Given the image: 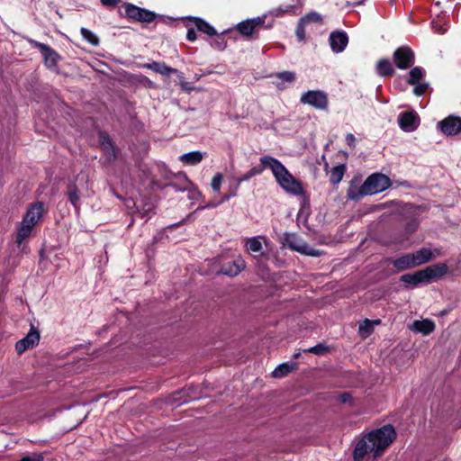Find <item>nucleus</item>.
Returning <instances> with one entry per match:
<instances>
[{
  "mask_svg": "<svg viewBox=\"0 0 461 461\" xmlns=\"http://www.w3.org/2000/svg\"><path fill=\"white\" fill-rule=\"evenodd\" d=\"M400 280L401 282L411 285L412 286H417L421 283H425V279L421 269L411 274H404L400 277Z\"/></svg>",
  "mask_w": 461,
  "mask_h": 461,
  "instance_id": "26",
  "label": "nucleus"
},
{
  "mask_svg": "<svg viewBox=\"0 0 461 461\" xmlns=\"http://www.w3.org/2000/svg\"><path fill=\"white\" fill-rule=\"evenodd\" d=\"M146 80H148L149 83H151V80L149 79V77H146Z\"/></svg>",
  "mask_w": 461,
  "mask_h": 461,
  "instance_id": "64",
  "label": "nucleus"
},
{
  "mask_svg": "<svg viewBox=\"0 0 461 461\" xmlns=\"http://www.w3.org/2000/svg\"><path fill=\"white\" fill-rule=\"evenodd\" d=\"M412 330L415 332L421 333L423 335H429L435 330V323L429 319L417 320L412 323Z\"/></svg>",
  "mask_w": 461,
  "mask_h": 461,
  "instance_id": "21",
  "label": "nucleus"
},
{
  "mask_svg": "<svg viewBox=\"0 0 461 461\" xmlns=\"http://www.w3.org/2000/svg\"><path fill=\"white\" fill-rule=\"evenodd\" d=\"M28 218H29V209H27V211L25 212V213L23 215L22 226L18 230L16 239H15V243L17 244L18 248L21 249V250H24L25 245H23V242L25 241V240L27 238H29V220H28Z\"/></svg>",
  "mask_w": 461,
  "mask_h": 461,
  "instance_id": "18",
  "label": "nucleus"
},
{
  "mask_svg": "<svg viewBox=\"0 0 461 461\" xmlns=\"http://www.w3.org/2000/svg\"><path fill=\"white\" fill-rule=\"evenodd\" d=\"M29 348V333H27L22 339L16 342L15 350L18 355L23 354Z\"/></svg>",
  "mask_w": 461,
  "mask_h": 461,
  "instance_id": "42",
  "label": "nucleus"
},
{
  "mask_svg": "<svg viewBox=\"0 0 461 461\" xmlns=\"http://www.w3.org/2000/svg\"><path fill=\"white\" fill-rule=\"evenodd\" d=\"M203 153L200 151H191L183 154L180 157V161L185 165L194 166L199 164L203 160Z\"/></svg>",
  "mask_w": 461,
  "mask_h": 461,
  "instance_id": "28",
  "label": "nucleus"
},
{
  "mask_svg": "<svg viewBox=\"0 0 461 461\" xmlns=\"http://www.w3.org/2000/svg\"><path fill=\"white\" fill-rule=\"evenodd\" d=\"M346 141H347V144L349 147L354 148L355 147V142H356V138H355L354 134L348 133L347 136H346Z\"/></svg>",
  "mask_w": 461,
  "mask_h": 461,
  "instance_id": "53",
  "label": "nucleus"
},
{
  "mask_svg": "<svg viewBox=\"0 0 461 461\" xmlns=\"http://www.w3.org/2000/svg\"><path fill=\"white\" fill-rule=\"evenodd\" d=\"M372 447V443L368 442L366 435L358 440L353 452L354 461H363L364 457L368 453H373L375 455V448Z\"/></svg>",
  "mask_w": 461,
  "mask_h": 461,
  "instance_id": "15",
  "label": "nucleus"
},
{
  "mask_svg": "<svg viewBox=\"0 0 461 461\" xmlns=\"http://www.w3.org/2000/svg\"><path fill=\"white\" fill-rule=\"evenodd\" d=\"M259 161L265 166H268L276 183L286 193L294 195L303 194L304 189L302 182L296 179L281 161L271 156H263Z\"/></svg>",
  "mask_w": 461,
  "mask_h": 461,
  "instance_id": "1",
  "label": "nucleus"
},
{
  "mask_svg": "<svg viewBox=\"0 0 461 461\" xmlns=\"http://www.w3.org/2000/svg\"><path fill=\"white\" fill-rule=\"evenodd\" d=\"M265 19H266V16H263V17H256V18H253V19H249L251 21V23H253V26L255 28V30L258 28V27H260V26H263L264 23H265Z\"/></svg>",
  "mask_w": 461,
  "mask_h": 461,
  "instance_id": "51",
  "label": "nucleus"
},
{
  "mask_svg": "<svg viewBox=\"0 0 461 461\" xmlns=\"http://www.w3.org/2000/svg\"><path fill=\"white\" fill-rule=\"evenodd\" d=\"M246 267L245 261L241 257L222 263L220 273L228 276H238Z\"/></svg>",
  "mask_w": 461,
  "mask_h": 461,
  "instance_id": "14",
  "label": "nucleus"
},
{
  "mask_svg": "<svg viewBox=\"0 0 461 461\" xmlns=\"http://www.w3.org/2000/svg\"><path fill=\"white\" fill-rule=\"evenodd\" d=\"M391 264L398 272H402L416 267L411 253H407L402 255L399 258L392 259Z\"/></svg>",
  "mask_w": 461,
  "mask_h": 461,
  "instance_id": "19",
  "label": "nucleus"
},
{
  "mask_svg": "<svg viewBox=\"0 0 461 461\" xmlns=\"http://www.w3.org/2000/svg\"><path fill=\"white\" fill-rule=\"evenodd\" d=\"M221 182H222V175L221 173L215 174L213 176V177L212 179V183H211L212 188L214 192L220 191Z\"/></svg>",
  "mask_w": 461,
  "mask_h": 461,
  "instance_id": "46",
  "label": "nucleus"
},
{
  "mask_svg": "<svg viewBox=\"0 0 461 461\" xmlns=\"http://www.w3.org/2000/svg\"><path fill=\"white\" fill-rule=\"evenodd\" d=\"M235 195H236V194H235V193H234V194H226V195H224V196L222 197L221 202H224V201L228 200L230 196H235Z\"/></svg>",
  "mask_w": 461,
  "mask_h": 461,
  "instance_id": "57",
  "label": "nucleus"
},
{
  "mask_svg": "<svg viewBox=\"0 0 461 461\" xmlns=\"http://www.w3.org/2000/svg\"><path fill=\"white\" fill-rule=\"evenodd\" d=\"M148 212H149V210L144 211L143 212H140L139 213L140 214L141 218H143V217L148 216Z\"/></svg>",
  "mask_w": 461,
  "mask_h": 461,
  "instance_id": "58",
  "label": "nucleus"
},
{
  "mask_svg": "<svg viewBox=\"0 0 461 461\" xmlns=\"http://www.w3.org/2000/svg\"><path fill=\"white\" fill-rule=\"evenodd\" d=\"M440 131L446 136H455L461 131V117L448 115L438 123Z\"/></svg>",
  "mask_w": 461,
  "mask_h": 461,
  "instance_id": "9",
  "label": "nucleus"
},
{
  "mask_svg": "<svg viewBox=\"0 0 461 461\" xmlns=\"http://www.w3.org/2000/svg\"><path fill=\"white\" fill-rule=\"evenodd\" d=\"M142 68L153 70L158 74L164 76H169L170 74H175L177 72V69L168 67L164 62L153 61L151 63H145L141 65Z\"/></svg>",
  "mask_w": 461,
  "mask_h": 461,
  "instance_id": "20",
  "label": "nucleus"
},
{
  "mask_svg": "<svg viewBox=\"0 0 461 461\" xmlns=\"http://www.w3.org/2000/svg\"><path fill=\"white\" fill-rule=\"evenodd\" d=\"M40 338L41 337H40V332H39L38 329H36L31 323V349L39 344Z\"/></svg>",
  "mask_w": 461,
  "mask_h": 461,
  "instance_id": "45",
  "label": "nucleus"
},
{
  "mask_svg": "<svg viewBox=\"0 0 461 461\" xmlns=\"http://www.w3.org/2000/svg\"><path fill=\"white\" fill-rule=\"evenodd\" d=\"M100 145L104 151L108 150L111 148L115 147L112 138L104 131L99 132Z\"/></svg>",
  "mask_w": 461,
  "mask_h": 461,
  "instance_id": "38",
  "label": "nucleus"
},
{
  "mask_svg": "<svg viewBox=\"0 0 461 461\" xmlns=\"http://www.w3.org/2000/svg\"><path fill=\"white\" fill-rule=\"evenodd\" d=\"M265 168H268V166H265L262 162L260 165L253 167L247 173L237 178V184L240 185L242 182L248 181L255 176L260 175Z\"/></svg>",
  "mask_w": 461,
  "mask_h": 461,
  "instance_id": "29",
  "label": "nucleus"
},
{
  "mask_svg": "<svg viewBox=\"0 0 461 461\" xmlns=\"http://www.w3.org/2000/svg\"><path fill=\"white\" fill-rule=\"evenodd\" d=\"M238 32L246 37H251L255 33V28L249 19L242 21L237 24Z\"/></svg>",
  "mask_w": 461,
  "mask_h": 461,
  "instance_id": "33",
  "label": "nucleus"
},
{
  "mask_svg": "<svg viewBox=\"0 0 461 461\" xmlns=\"http://www.w3.org/2000/svg\"><path fill=\"white\" fill-rule=\"evenodd\" d=\"M109 161H114L117 158V149L116 147L111 148L104 151Z\"/></svg>",
  "mask_w": 461,
  "mask_h": 461,
  "instance_id": "49",
  "label": "nucleus"
},
{
  "mask_svg": "<svg viewBox=\"0 0 461 461\" xmlns=\"http://www.w3.org/2000/svg\"><path fill=\"white\" fill-rule=\"evenodd\" d=\"M80 33L84 40L88 41L93 46H97L100 42L99 38L90 30L86 28H81Z\"/></svg>",
  "mask_w": 461,
  "mask_h": 461,
  "instance_id": "37",
  "label": "nucleus"
},
{
  "mask_svg": "<svg viewBox=\"0 0 461 461\" xmlns=\"http://www.w3.org/2000/svg\"><path fill=\"white\" fill-rule=\"evenodd\" d=\"M231 32V30H227L220 34L217 33V35H215L216 38L212 41L211 45L219 50H223L227 47V41H225L223 35Z\"/></svg>",
  "mask_w": 461,
  "mask_h": 461,
  "instance_id": "35",
  "label": "nucleus"
},
{
  "mask_svg": "<svg viewBox=\"0 0 461 461\" xmlns=\"http://www.w3.org/2000/svg\"><path fill=\"white\" fill-rule=\"evenodd\" d=\"M298 368V364L296 362L293 363H282L280 364L273 372V377H284L286 376L291 372L296 370Z\"/></svg>",
  "mask_w": 461,
  "mask_h": 461,
  "instance_id": "27",
  "label": "nucleus"
},
{
  "mask_svg": "<svg viewBox=\"0 0 461 461\" xmlns=\"http://www.w3.org/2000/svg\"><path fill=\"white\" fill-rule=\"evenodd\" d=\"M132 224H133V220H131V221L130 222L129 227H131Z\"/></svg>",
  "mask_w": 461,
  "mask_h": 461,
  "instance_id": "62",
  "label": "nucleus"
},
{
  "mask_svg": "<svg viewBox=\"0 0 461 461\" xmlns=\"http://www.w3.org/2000/svg\"><path fill=\"white\" fill-rule=\"evenodd\" d=\"M180 86H181V88L187 93H190L192 90H194V87L189 86L188 83H186V82H181Z\"/></svg>",
  "mask_w": 461,
  "mask_h": 461,
  "instance_id": "56",
  "label": "nucleus"
},
{
  "mask_svg": "<svg viewBox=\"0 0 461 461\" xmlns=\"http://www.w3.org/2000/svg\"><path fill=\"white\" fill-rule=\"evenodd\" d=\"M368 442L375 448V457L379 456L396 438L393 426L387 424L366 434Z\"/></svg>",
  "mask_w": 461,
  "mask_h": 461,
  "instance_id": "2",
  "label": "nucleus"
},
{
  "mask_svg": "<svg viewBox=\"0 0 461 461\" xmlns=\"http://www.w3.org/2000/svg\"><path fill=\"white\" fill-rule=\"evenodd\" d=\"M100 2L107 8H114L118 5L121 0H100Z\"/></svg>",
  "mask_w": 461,
  "mask_h": 461,
  "instance_id": "50",
  "label": "nucleus"
},
{
  "mask_svg": "<svg viewBox=\"0 0 461 461\" xmlns=\"http://www.w3.org/2000/svg\"><path fill=\"white\" fill-rule=\"evenodd\" d=\"M191 181L185 173L174 175L173 179L165 185V187H172L176 192H185L190 186Z\"/></svg>",
  "mask_w": 461,
  "mask_h": 461,
  "instance_id": "17",
  "label": "nucleus"
},
{
  "mask_svg": "<svg viewBox=\"0 0 461 461\" xmlns=\"http://www.w3.org/2000/svg\"><path fill=\"white\" fill-rule=\"evenodd\" d=\"M220 203H205L203 205H200L197 207V209L193 212H196L197 211H202V210H204L206 208H213V207H216Z\"/></svg>",
  "mask_w": 461,
  "mask_h": 461,
  "instance_id": "54",
  "label": "nucleus"
},
{
  "mask_svg": "<svg viewBox=\"0 0 461 461\" xmlns=\"http://www.w3.org/2000/svg\"><path fill=\"white\" fill-rule=\"evenodd\" d=\"M272 77H276L278 80L276 82V85L277 88L280 90L286 88L285 83L293 84L296 79V74L293 71L277 72L272 75Z\"/></svg>",
  "mask_w": 461,
  "mask_h": 461,
  "instance_id": "22",
  "label": "nucleus"
},
{
  "mask_svg": "<svg viewBox=\"0 0 461 461\" xmlns=\"http://www.w3.org/2000/svg\"><path fill=\"white\" fill-rule=\"evenodd\" d=\"M185 191L188 192V198L193 201H197L203 196L198 187L192 182L190 186H188V188Z\"/></svg>",
  "mask_w": 461,
  "mask_h": 461,
  "instance_id": "43",
  "label": "nucleus"
},
{
  "mask_svg": "<svg viewBox=\"0 0 461 461\" xmlns=\"http://www.w3.org/2000/svg\"><path fill=\"white\" fill-rule=\"evenodd\" d=\"M301 19L303 20V22L306 23V24L310 23L322 24L323 23L322 16L315 11L308 13L307 14L301 17Z\"/></svg>",
  "mask_w": 461,
  "mask_h": 461,
  "instance_id": "39",
  "label": "nucleus"
},
{
  "mask_svg": "<svg viewBox=\"0 0 461 461\" xmlns=\"http://www.w3.org/2000/svg\"><path fill=\"white\" fill-rule=\"evenodd\" d=\"M44 253H45L44 249H41L40 250V257H41V258H43V257H44Z\"/></svg>",
  "mask_w": 461,
  "mask_h": 461,
  "instance_id": "59",
  "label": "nucleus"
},
{
  "mask_svg": "<svg viewBox=\"0 0 461 461\" xmlns=\"http://www.w3.org/2000/svg\"><path fill=\"white\" fill-rule=\"evenodd\" d=\"M381 320L370 321L369 319H365L362 323L359 324V333L363 337L370 336L374 331V324H379Z\"/></svg>",
  "mask_w": 461,
  "mask_h": 461,
  "instance_id": "31",
  "label": "nucleus"
},
{
  "mask_svg": "<svg viewBox=\"0 0 461 461\" xmlns=\"http://www.w3.org/2000/svg\"><path fill=\"white\" fill-rule=\"evenodd\" d=\"M294 240H295V237L294 234L285 233L284 238H283V240H284L283 243H284V245H286L291 250L299 252V253L306 255V256L319 257L321 255V252L320 250L309 248L306 245H304L303 247L296 246Z\"/></svg>",
  "mask_w": 461,
  "mask_h": 461,
  "instance_id": "12",
  "label": "nucleus"
},
{
  "mask_svg": "<svg viewBox=\"0 0 461 461\" xmlns=\"http://www.w3.org/2000/svg\"><path fill=\"white\" fill-rule=\"evenodd\" d=\"M246 247L249 251L255 253L260 252L262 249V244L260 240L256 237L248 239L246 242Z\"/></svg>",
  "mask_w": 461,
  "mask_h": 461,
  "instance_id": "40",
  "label": "nucleus"
},
{
  "mask_svg": "<svg viewBox=\"0 0 461 461\" xmlns=\"http://www.w3.org/2000/svg\"><path fill=\"white\" fill-rule=\"evenodd\" d=\"M48 212V207L43 202L31 203V237L32 236L33 228L41 221L42 217Z\"/></svg>",
  "mask_w": 461,
  "mask_h": 461,
  "instance_id": "16",
  "label": "nucleus"
},
{
  "mask_svg": "<svg viewBox=\"0 0 461 461\" xmlns=\"http://www.w3.org/2000/svg\"><path fill=\"white\" fill-rule=\"evenodd\" d=\"M294 9V5H286L285 8L278 7L271 11V14L275 16H283L285 13Z\"/></svg>",
  "mask_w": 461,
  "mask_h": 461,
  "instance_id": "48",
  "label": "nucleus"
},
{
  "mask_svg": "<svg viewBox=\"0 0 461 461\" xmlns=\"http://www.w3.org/2000/svg\"><path fill=\"white\" fill-rule=\"evenodd\" d=\"M421 270L425 279V284H429L432 280L443 277L447 273L448 267L446 263H437Z\"/></svg>",
  "mask_w": 461,
  "mask_h": 461,
  "instance_id": "11",
  "label": "nucleus"
},
{
  "mask_svg": "<svg viewBox=\"0 0 461 461\" xmlns=\"http://www.w3.org/2000/svg\"><path fill=\"white\" fill-rule=\"evenodd\" d=\"M376 72L380 77H388L394 75L395 70L388 59H381L376 63Z\"/></svg>",
  "mask_w": 461,
  "mask_h": 461,
  "instance_id": "23",
  "label": "nucleus"
},
{
  "mask_svg": "<svg viewBox=\"0 0 461 461\" xmlns=\"http://www.w3.org/2000/svg\"><path fill=\"white\" fill-rule=\"evenodd\" d=\"M339 401L342 403H348L350 406L354 405V399L349 393H342L339 394Z\"/></svg>",
  "mask_w": 461,
  "mask_h": 461,
  "instance_id": "47",
  "label": "nucleus"
},
{
  "mask_svg": "<svg viewBox=\"0 0 461 461\" xmlns=\"http://www.w3.org/2000/svg\"><path fill=\"white\" fill-rule=\"evenodd\" d=\"M146 80H148L149 83H151V80L149 79V77H146Z\"/></svg>",
  "mask_w": 461,
  "mask_h": 461,
  "instance_id": "63",
  "label": "nucleus"
},
{
  "mask_svg": "<svg viewBox=\"0 0 461 461\" xmlns=\"http://www.w3.org/2000/svg\"><path fill=\"white\" fill-rule=\"evenodd\" d=\"M393 62L399 69H409L415 63V53L408 45L400 46L393 53Z\"/></svg>",
  "mask_w": 461,
  "mask_h": 461,
  "instance_id": "5",
  "label": "nucleus"
},
{
  "mask_svg": "<svg viewBox=\"0 0 461 461\" xmlns=\"http://www.w3.org/2000/svg\"><path fill=\"white\" fill-rule=\"evenodd\" d=\"M303 352L312 353L317 356H324L330 352V348L323 343H318L317 345L305 348Z\"/></svg>",
  "mask_w": 461,
  "mask_h": 461,
  "instance_id": "36",
  "label": "nucleus"
},
{
  "mask_svg": "<svg viewBox=\"0 0 461 461\" xmlns=\"http://www.w3.org/2000/svg\"><path fill=\"white\" fill-rule=\"evenodd\" d=\"M425 76V70L421 67H411V69L409 72V78L407 79V83L409 85H416L420 80H421Z\"/></svg>",
  "mask_w": 461,
  "mask_h": 461,
  "instance_id": "32",
  "label": "nucleus"
},
{
  "mask_svg": "<svg viewBox=\"0 0 461 461\" xmlns=\"http://www.w3.org/2000/svg\"><path fill=\"white\" fill-rule=\"evenodd\" d=\"M440 254L441 249L438 248L433 250L429 248H421L419 250L411 253L416 267L432 261Z\"/></svg>",
  "mask_w": 461,
  "mask_h": 461,
  "instance_id": "10",
  "label": "nucleus"
},
{
  "mask_svg": "<svg viewBox=\"0 0 461 461\" xmlns=\"http://www.w3.org/2000/svg\"><path fill=\"white\" fill-rule=\"evenodd\" d=\"M364 196H366L365 194L361 192V186L357 187V185H350L347 190V197L351 200L357 202L361 200Z\"/></svg>",
  "mask_w": 461,
  "mask_h": 461,
  "instance_id": "34",
  "label": "nucleus"
},
{
  "mask_svg": "<svg viewBox=\"0 0 461 461\" xmlns=\"http://www.w3.org/2000/svg\"><path fill=\"white\" fill-rule=\"evenodd\" d=\"M300 102L317 110L327 111L329 107L328 95L321 90H308L301 95Z\"/></svg>",
  "mask_w": 461,
  "mask_h": 461,
  "instance_id": "7",
  "label": "nucleus"
},
{
  "mask_svg": "<svg viewBox=\"0 0 461 461\" xmlns=\"http://www.w3.org/2000/svg\"><path fill=\"white\" fill-rule=\"evenodd\" d=\"M31 46L39 50L43 64L48 70L55 74L60 73L59 62L62 60V57L53 48L32 39H31Z\"/></svg>",
  "mask_w": 461,
  "mask_h": 461,
  "instance_id": "3",
  "label": "nucleus"
},
{
  "mask_svg": "<svg viewBox=\"0 0 461 461\" xmlns=\"http://www.w3.org/2000/svg\"><path fill=\"white\" fill-rule=\"evenodd\" d=\"M125 17L134 22L150 23L157 18V14L131 3H124Z\"/></svg>",
  "mask_w": 461,
  "mask_h": 461,
  "instance_id": "6",
  "label": "nucleus"
},
{
  "mask_svg": "<svg viewBox=\"0 0 461 461\" xmlns=\"http://www.w3.org/2000/svg\"><path fill=\"white\" fill-rule=\"evenodd\" d=\"M346 169L347 168L344 164L332 167L330 174V183L333 185H338L342 180Z\"/></svg>",
  "mask_w": 461,
  "mask_h": 461,
  "instance_id": "30",
  "label": "nucleus"
},
{
  "mask_svg": "<svg viewBox=\"0 0 461 461\" xmlns=\"http://www.w3.org/2000/svg\"><path fill=\"white\" fill-rule=\"evenodd\" d=\"M44 453H31V461H43Z\"/></svg>",
  "mask_w": 461,
  "mask_h": 461,
  "instance_id": "55",
  "label": "nucleus"
},
{
  "mask_svg": "<svg viewBox=\"0 0 461 461\" xmlns=\"http://www.w3.org/2000/svg\"><path fill=\"white\" fill-rule=\"evenodd\" d=\"M392 185L391 179L382 174H371L361 185V192L366 195H372L381 193Z\"/></svg>",
  "mask_w": 461,
  "mask_h": 461,
  "instance_id": "4",
  "label": "nucleus"
},
{
  "mask_svg": "<svg viewBox=\"0 0 461 461\" xmlns=\"http://www.w3.org/2000/svg\"><path fill=\"white\" fill-rule=\"evenodd\" d=\"M196 38H197V35H196L195 30L194 28H189L187 30L186 39L189 41H194L196 40Z\"/></svg>",
  "mask_w": 461,
  "mask_h": 461,
  "instance_id": "52",
  "label": "nucleus"
},
{
  "mask_svg": "<svg viewBox=\"0 0 461 461\" xmlns=\"http://www.w3.org/2000/svg\"><path fill=\"white\" fill-rule=\"evenodd\" d=\"M413 86H414L413 94L417 96L423 95L429 88V84L426 82H423V83L418 82L416 85H413Z\"/></svg>",
  "mask_w": 461,
  "mask_h": 461,
  "instance_id": "44",
  "label": "nucleus"
},
{
  "mask_svg": "<svg viewBox=\"0 0 461 461\" xmlns=\"http://www.w3.org/2000/svg\"><path fill=\"white\" fill-rule=\"evenodd\" d=\"M330 46L332 51L342 52L348 43V36L344 31H334L330 34Z\"/></svg>",
  "mask_w": 461,
  "mask_h": 461,
  "instance_id": "13",
  "label": "nucleus"
},
{
  "mask_svg": "<svg viewBox=\"0 0 461 461\" xmlns=\"http://www.w3.org/2000/svg\"><path fill=\"white\" fill-rule=\"evenodd\" d=\"M300 356H301V353H300V352H296V353H294V354L293 357L296 359V358H298Z\"/></svg>",
  "mask_w": 461,
  "mask_h": 461,
  "instance_id": "60",
  "label": "nucleus"
},
{
  "mask_svg": "<svg viewBox=\"0 0 461 461\" xmlns=\"http://www.w3.org/2000/svg\"><path fill=\"white\" fill-rule=\"evenodd\" d=\"M190 21L193 22L197 31L207 34L208 36L217 35L216 30L203 19L199 17H191Z\"/></svg>",
  "mask_w": 461,
  "mask_h": 461,
  "instance_id": "24",
  "label": "nucleus"
},
{
  "mask_svg": "<svg viewBox=\"0 0 461 461\" xmlns=\"http://www.w3.org/2000/svg\"><path fill=\"white\" fill-rule=\"evenodd\" d=\"M305 26L306 23L303 22V20L300 18L295 28V36L300 42L306 40Z\"/></svg>",
  "mask_w": 461,
  "mask_h": 461,
  "instance_id": "41",
  "label": "nucleus"
},
{
  "mask_svg": "<svg viewBox=\"0 0 461 461\" xmlns=\"http://www.w3.org/2000/svg\"><path fill=\"white\" fill-rule=\"evenodd\" d=\"M67 196L68 201L76 210L79 209L80 205V192L75 182H70L67 188Z\"/></svg>",
  "mask_w": 461,
  "mask_h": 461,
  "instance_id": "25",
  "label": "nucleus"
},
{
  "mask_svg": "<svg viewBox=\"0 0 461 461\" xmlns=\"http://www.w3.org/2000/svg\"><path fill=\"white\" fill-rule=\"evenodd\" d=\"M420 118L413 110L402 112L398 115V125L405 132L415 131L420 126Z\"/></svg>",
  "mask_w": 461,
  "mask_h": 461,
  "instance_id": "8",
  "label": "nucleus"
},
{
  "mask_svg": "<svg viewBox=\"0 0 461 461\" xmlns=\"http://www.w3.org/2000/svg\"><path fill=\"white\" fill-rule=\"evenodd\" d=\"M20 461H29V456L23 457Z\"/></svg>",
  "mask_w": 461,
  "mask_h": 461,
  "instance_id": "61",
  "label": "nucleus"
}]
</instances>
